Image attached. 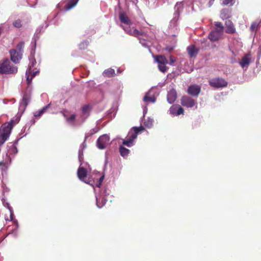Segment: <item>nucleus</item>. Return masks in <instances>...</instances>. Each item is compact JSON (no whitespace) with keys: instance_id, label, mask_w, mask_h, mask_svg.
Segmentation results:
<instances>
[{"instance_id":"f257e3e1","label":"nucleus","mask_w":261,"mask_h":261,"mask_svg":"<svg viewBox=\"0 0 261 261\" xmlns=\"http://www.w3.org/2000/svg\"><path fill=\"white\" fill-rule=\"evenodd\" d=\"M17 67L14 66L8 59H4L0 61L1 74H15Z\"/></svg>"},{"instance_id":"f03ea898","label":"nucleus","mask_w":261,"mask_h":261,"mask_svg":"<svg viewBox=\"0 0 261 261\" xmlns=\"http://www.w3.org/2000/svg\"><path fill=\"white\" fill-rule=\"evenodd\" d=\"M210 85L215 88L225 87L227 86V82L222 78H213L208 81Z\"/></svg>"},{"instance_id":"7ed1b4c3","label":"nucleus","mask_w":261,"mask_h":261,"mask_svg":"<svg viewBox=\"0 0 261 261\" xmlns=\"http://www.w3.org/2000/svg\"><path fill=\"white\" fill-rule=\"evenodd\" d=\"M110 137L107 135H103L97 141V146L99 149H105L109 144Z\"/></svg>"},{"instance_id":"20e7f679","label":"nucleus","mask_w":261,"mask_h":261,"mask_svg":"<svg viewBox=\"0 0 261 261\" xmlns=\"http://www.w3.org/2000/svg\"><path fill=\"white\" fill-rule=\"evenodd\" d=\"M180 103L184 107L187 108H192L196 104V101L195 100L189 96H183L181 98Z\"/></svg>"},{"instance_id":"39448f33","label":"nucleus","mask_w":261,"mask_h":261,"mask_svg":"<svg viewBox=\"0 0 261 261\" xmlns=\"http://www.w3.org/2000/svg\"><path fill=\"white\" fill-rule=\"evenodd\" d=\"M170 114L173 116H179L184 114V109L178 105H172L169 109Z\"/></svg>"},{"instance_id":"423d86ee","label":"nucleus","mask_w":261,"mask_h":261,"mask_svg":"<svg viewBox=\"0 0 261 261\" xmlns=\"http://www.w3.org/2000/svg\"><path fill=\"white\" fill-rule=\"evenodd\" d=\"M201 91L199 86L196 85H190L187 90V93L193 96H198Z\"/></svg>"},{"instance_id":"0eeeda50","label":"nucleus","mask_w":261,"mask_h":261,"mask_svg":"<svg viewBox=\"0 0 261 261\" xmlns=\"http://www.w3.org/2000/svg\"><path fill=\"white\" fill-rule=\"evenodd\" d=\"M12 128V124L11 123H5L0 128V135L9 137L11 130Z\"/></svg>"},{"instance_id":"6e6552de","label":"nucleus","mask_w":261,"mask_h":261,"mask_svg":"<svg viewBox=\"0 0 261 261\" xmlns=\"http://www.w3.org/2000/svg\"><path fill=\"white\" fill-rule=\"evenodd\" d=\"M11 60L15 64L18 63L22 57V54L19 53L16 49H12L10 50Z\"/></svg>"},{"instance_id":"1a4fd4ad","label":"nucleus","mask_w":261,"mask_h":261,"mask_svg":"<svg viewBox=\"0 0 261 261\" xmlns=\"http://www.w3.org/2000/svg\"><path fill=\"white\" fill-rule=\"evenodd\" d=\"M187 52L191 58H196L198 55L199 49L194 45L189 46L187 48Z\"/></svg>"},{"instance_id":"9d476101","label":"nucleus","mask_w":261,"mask_h":261,"mask_svg":"<svg viewBox=\"0 0 261 261\" xmlns=\"http://www.w3.org/2000/svg\"><path fill=\"white\" fill-rule=\"evenodd\" d=\"M177 98V93L175 89H171L167 94V100L170 103H173Z\"/></svg>"},{"instance_id":"9b49d317","label":"nucleus","mask_w":261,"mask_h":261,"mask_svg":"<svg viewBox=\"0 0 261 261\" xmlns=\"http://www.w3.org/2000/svg\"><path fill=\"white\" fill-rule=\"evenodd\" d=\"M77 174L78 177L81 180L86 182L85 179L86 178L87 176V170L86 168L84 167L79 168Z\"/></svg>"},{"instance_id":"f8f14e48","label":"nucleus","mask_w":261,"mask_h":261,"mask_svg":"<svg viewBox=\"0 0 261 261\" xmlns=\"http://www.w3.org/2000/svg\"><path fill=\"white\" fill-rule=\"evenodd\" d=\"M225 32L228 34H234L236 32V29L231 21L228 20L225 21Z\"/></svg>"},{"instance_id":"ddd939ff","label":"nucleus","mask_w":261,"mask_h":261,"mask_svg":"<svg viewBox=\"0 0 261 261\" xmlns=\"http://www.w3.org/2000/svg\"><path fill=\"white\" fill-rule=\"evenodd\" d=\"M222 33L215 30L210 33L208 35V38L211 41H216L219 39Z\"/></svg>"},{"instance_id":"4468645a","label":"nucleus","mask_w":261,"mask_h":261,"mask_svg":"<svg viewBox=\"0 0 261 261\" xmlns=\"http://www.w3.org/2000/svg\"><path fill=\"white\" fill-rule=\"evenodd\" d=\"M35 69H33V72L31 73L27 74V71H26L25 74L27 75V82L29 85L31 84L33 78L39 72V70L34 71Z\"/></svg>"},{"instance_id":"2eb2a0df","label":"nucleus","mask_w":261,"mask_h":261,"mask_svg":"<svg viewBox=\"0 0 261 261\" xmlns=\"http://www.w3.org/2000/svg\"><path fill=\"white\" fill-rule=\"evenodd\" d=\"M231 16V11L228 9H223L220 12V17L224 20L230 18Z\"/></svg>"},{"instance_id":"dca6fc26","label":"nucleus","mask_w":261,"mask_h":261,"mask_svg":"<svg viewBox=\"0 0 261 261\" xmlns=\"http://www.w3.org/2000/svg\"><path fill=\"white\" fill-rule=\"evenodd\" d=\"M133 129L134 130V133H129L128 134H129L131 136V137L133 138V139H136L137 137L138 134L141 132L142 130H144V128L143 126H141L140 127H134Z\"/></svg>"},{"instance_id":"f3484780","label":"nucleus","mask_w":261,"mask_h":261,"mask_svg":"<svg viewBox=\"0 0 261 261\" xmlns=\"http://www.w3.org/2000/svg\"><path fill=\"white\" fill-rule=\"evenodd\" d=\"M119 18L121 22L122 23L126 24H129L131 23L130 19L124 13H121L119 14Z\"/></svg>"},{"instance_id":"a211bd4d","label":"nucleus","mask_w":261,"mask_h":261,"mask_svg":"<svg viewBox=\"0 0 261 261\" xmlns=\"http://www.w3.org/2000/svg\"><path fill=\"white\" fill-rule=\"evenodd\" d=\"M250 62V59L248 58V55H246L242 59L241 61L240 62V64L243 68L245 66H247L249 65Z\"/></svg>"},{"instance_id":"6ab92c4d","label":"nucleus","mask_w":261,"mask_h":261,"mask_svg":"<svg viewBox=\"0 0 261 261\" xmlns=\"http://www.w3.org/2000/svg\"><path fill=\"white\" fill-rule=\"evenodd\" d=\"M155 61L158 64H167L168 63L166 58L162 55L156 56L155 57Z\"/></svg>"},{"instance_id":"aec40b11","label":"nucleus","mask_w":261,"mask_h":261,"mask_svg":"<svg viewBox=\"0 0 261 261\" xmlns=\"http://www.w3.org/2000/svg\"><path fill=\"white\" fill-rule=\"evenodd\" d=\"M30 99V97L27 94H24L20 103V107H23L25 109L29 102Z\"/></svg>"},{"instance_id":"412c9836","label":"nucleus","mask_w":261,"mask_h":261,"mask_svg":"<svg viewBox=\"0 0 261 261\" xmlns=\"http://www.w3.org/2000/svg\"><path fill=\"white\" fill-rule=\"evenodd\" d=\"M115 75V70L112 68L106 69L103 72V75L105 77H112Z\"/></svg>"},{"instance_id":"4be33fe9","label":"nucleus","mask_w":261,"mask_h":261,"mask_svg":"<svg viewBox=\"0 0 261 261\" xmlns=\"http://www.w3.org/2000/svg\"><path fill=\"white\" fill-rule=\"evenodd\" d=\"M78 1L79 0H71L65 6V10L67 11L73 8L74 6H75Z\"/></svg>"},{"instance_id":"5701e85b","label":"nucleus","mask_w":261,"mask_h":261,"mask_svg":"<svg viewBox=\"0 0 261 261\" xmlns=\"http://www.w3.org/2000/svg\"><path fill=\"white\" fill-rule=\"evenodd\" d=\"M128 138L123 141V144L128 147H130L133 145V141L135 139H133L129 134L128 135Z\"/></svg>"},{"instance_id":"b1692460","label":"nucleus","mask_w":261,"mask_h":261,"mask_svg":"<svg viewBox=\"0 0 261 261\" xmlns=\"http://www.w3.org/2000/svg\"><path fill=\"white\" fill-rule=\"evenodd\" d=\"M119 151L121 155L124 157H126L129 153V150L121 146L119 148Z\"/></svg>"},{"instance_id":"393cba45","label":"nucleus","mask_w":261,"mask_h":261,"mask_svg":"<svg viewBox=\"0 0 261 261\" xmlns=\"http://www.w3.org/2000/svg\"><path fill=\"white\" fill-rule=\"evenodd\" d=\"M36 63L37 62L35 59L34 58H33L31 61V64L30 65L28 70H27V74L32 73L33 69H36V68L35 67Z\"/></svg>"},{"instance_id":"a878e982","label":"nucleus","mask_w":261,"mask_h":261,"mask_svg":"<svg viewBox=\"0 0 261 261\" xmlns=\"http://www.w3.org/2000/svg\"><path fill=\"white\" fill-rule=\"evenodd\" d=\"M49 106H50V104H48L47 106H46L45 107H44L41 110L35 112V113L34 114V116L36 117H40L42 114H43L45 112V111L47 110V109H48L49 107Z\"/></svg>"},{"instance_id":"bb28decb","label":"nucleus","mask_w":261,"mask_h":261,"mask_svg":"<svg viewBox=\"0 0 261 261\" xmlns=\"http://www.w3.org/2000/svg\"><path fill=\"white\" fill-rule=\"evenodd\" d=\"M125 31L127 34L135 37L138 36L142 34V33L137 29H133L132 31H127L126 30H125Z\"/></svg>"},{"instance_id":"cd10ccee","label":"nucleus","mask_w":261,"mask_h":261,"mask_svg":"<svg viewBox=\"0 0 261 261\" xmlns=\"http://www.w3.org/2000/svg\"><path fill=\"white\" fill-rule=\"evenodd\" d=\"M215 30L218 31L219 32L223 33L224 30V27L222 23L220 22H215Z\"/></svg>"},{"instance_id":"c85d7f7f","label":"nucleus","mask_w":261,"mask_h":261,"mask_svg":"<svg viewBox=\"0 0 261 261\" xmlns=\"http://www.w3.org/2000/svg\"><path fill=\"white\" fill-rule=\"evenodd\" d=\"M75 118H76V115L75 114H72L69 117H68L67 118V122L72 125H73L75 121Z\"/></svg>"},{"instance_id":"c756f323","label":"nucleus","mask_w":261,"mask_h":261,"mask_svg":"<svg viewBox=\"0 0 261 261\" xmlns=\"http://www.w3.org/2000/svg\"><path fill=\"white\" fill-rule=\"evenodd\" d=\"M5 156L6 158L5 160H4V159L1 160L0 159V167H2V168H6L8 163L9 157L8 156L7 154H6Z\"/></svg>"},{"instance_id":"7c9ffc66","label":"nucleus","mask_w":261,"mask_h":261,"mask_svg":"<svg viewBox=\"0 0 261 261\" xmlns=\"http://www.w3.org/2000/svg\"><path fill=\"white\" fill-rule=\"evenodd\" d=\"M24 46V42L20 41L16 45V48L15 49H16V50L17 51H18L19 53H20V54H22Z\"/></svg>"},{"instance_id":"2f4dec72","label":"nucleus","mask_w":261,"mask_h":261,"mask_svg":"<svg viewBox=\"0 0 261 261\" xmlns=\"http://www.w3.org/2000/svg\"><path fill=\"white\" fill-rule=\"evenodd\" d=\"M153 121L152 119L148 118L146 120H145L144 125L148 128H150L153 125Z\"/></svg>"},{"instance_id":"473e14b6","label":"nucleus","mask_w":261,"mask_h":261,"mask_svg":"<svg viewBox=\"0 0 261 261\" xmlns=\"http://www.w3.org/2000/svg\"><path fill=\"white\" fill-rule=\"evenodd\" d=\"M250 29L252 32H256L258 29V24L256 22L252 23Z\"/></svg>"},{"instance_id":"72a5a7b5","label":"nucleus","mask_w":261,"mask_h":261,"mask_svg":"<svg viewBox=\"0 0 261 261\" xmlns=\"http://www.w3.org/2000/svg\"><path fill=\"white\" fill-rule=\"evenodd\" d=\"M13 25L16 28H20L22 27L21 21L20 19H17L13 22Z\"/></svg>"},{"instance_id":"f704fd0d","label":"nucleus","mask_w":261,"mask_h":261,"mask_svg":"<svg viewBox=\"0 0 261 261\" xmlns=\"http://www.w3.org/2000/svg\"><path fill=\"white\" fill-rule=\"evenodd\" d=\"M158 68L159 70L162 71V72H165L166 71L167 69V67L166 66V64H158Z\"/></svg>"},{"instance_id":"c9c22d12","label":"nucleus","mask_w":261,"mask_h":261,"mask_svg":"<svg viewBox=\"0 0 261 261\" xmlns=\"http://www.w3.org/2000/svg\"><path fill=\"white\" fill-rule=\"evenodd\" d=\"M143 100L144 101H146V102H154L155 101V99L154 97H149L148 96H147V95H146L144 98H143Z\"/></svg>"},{"instance_id":"e433bc0d","label":"nucleus","mask_w":261,"mask_h":261,"mask_svg":"<svg viewBox=\"0 0 261 261\" xmlns=\"http://www.w3.org/2000/svg\"><path fill=\"white\" fill-rule=\"evenodd\" d=\"M90 106L89 105H85L82 107V112L83 113L86 114L88 113L90 111Z\"/></svg>"},{"instance_id":"4c0bfd02","label":"nucleus","mask_w":261,"mask_h":261,"mask_svg":"<svg viewBox=\"0 0 261 261\" xmlns=\"http://www.w3.org/2000/svg\"><path fill=\"white\" fill-rule=\"evenodd\" d=\"M8 138V137L4 135H0V146L3 145Z\"/></svg>"},{"instance_id":"58836bf2","label":"nucleus","mask_w":261,"mask_h":261,"mask_svg":"<svg viewBox=\"0 0 261 261\" xmlns=\"http://www.w3.org/2000/svg\"><path fill=\"white\" fill-rule=\"evenodd\" d=\"M103 179H104V176H103H103H101V177L99 178V180H98V183H97V185H96L97 187H99L101 186V183H102V181H103Z\"/></svg>"},{"instance_id":"ea45409f","label":"nucleus","mask_w":261,"mask_h":261,"mask_svg":"<svg viewBox=\"0 0 261 261\" xmlns=\"http://www.w3.org/2000/svg\"><path fill=\"white\" fill-rule=\"evenodd\" d=\"M232 1L233 0H223L222 2V5L224 6L230 4L232 2Z\"/></svg>"},{"instance_id":"a19ab883","label":"nucleus","mask_w":261,"mask_h":261,"mask_svg":"<svg viewBox=\"0 0 261 261\" xmlns=\"http://www.w3.org/2000/svg\"><path fill=\"white\" fill-rule=\"evenodd\" d=\"M169 60L170 64L171 65H172L175 62V59L172 56H170Z\"/></svg>"},{"instance_id":"79ce46f5","label":"nucleus","mask_w":261,"mask_h":261,"mask_svg":"<svg viewBox=\"0 0 261 261\" xmlns=\"http://www.w3.org/2000/svg\"><path fill=\"white\" fill-rule=\"evenodd\" d=\"M67 112V111L65 110H63V111L61 112V113L62 114L64 117L66 119V120H67V118H68V116L65 113V112Z\"/></svg>"},{"instance_id":"37998d69","label":"nucleus","mask_w":261,"mask_h":261,"mask_svg":"<svg viewBox=\"0 0 261 261\" xmlns=\"http://www.w3.org/2000/svg\"><path fill=\"white\" fill-rule=\"evenodd\" d=\"M124 29L125 31V30H126L127 31H133V30H132L129 27V28H124Z\"/></svg>"},{"instance_id":"c03bdc74","label":"nucleus","mask_w":261,"mask_h":261,"mask_svg":"<svg viewBox=\"0 0 261 261\" xmlns=\"http://www.w3.org/2000/svg\"><path fill=\"white\" fill-rule=\"evenodd\" d=\"M96 204H97V205L98 207H101L102 206V205H100L99 204H98V200H97V198H96Z\"/></svg>"},{"instance_id":"a18cd8bd","label":"nucleus","mask_w":261,"mask_h":261,"mask_svg":"<svg viewBox=\"0 0 261 261\" xmlns=\"http://www.w3.org/2000/svg\"><path fill=\"white\" fill-rule=\"evenodd\" d=\"M13 152H14L15 151H16V152H17V149H16V147L15 146H13Z\"/></svg>"},{"instance_id":"49530a36","label":"nucleus","mask_w":261,"mask_h":261,"mask_svg":"<svg viewBox=\"0 0 261 261\" xmlns=\"http://www.w3.org/2000/svg\"><path fill=\"white\" fill-rule=\"evenodd\" d=\"M2 33V32H1V28H0V35Z\"/></svg>"}]
</instances>
